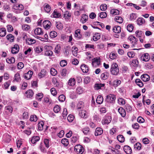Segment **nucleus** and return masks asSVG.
Masks as SVG:
<instances>
[{
    "mask_svg": "<svg viewBox=\"0 0 154 154\" xmlns=\"http://www.w3.org/2000/svg\"><path fill=\"white\" fill-rule=\"evenodd\" d=\"M40 140V137L38 136H33L30 141L32 144H35L38 141Z\"/></svg>",
    "mask_w": 154,
    "mask_h": 154,
    "instance_id": "393cba45",
    "label": "nucleus"
},
{
    "mask_svg": "<svg viewBox=\"0 0 154 154\" xmlns=\"http://www.w3.org/2000/svg\"><path fill=\"white\" fill-rule=\"evenodd\" d=\"M53 52L50 50H47L45 51V55L47 56H51L53 54Z\"/></svg>",
    "mask_w": 154,
    "mask_h": 154,
    "instance_id": "e2e57ef3",
    "label": "nucleus"
},
{
    "mask_svg": "<svg viewBox=\"0 0 154 154\" xmlns=\"http://www.w3.org/2000/svg\"><path fill=\"white\" fill-rule=\"evenodd\" d=\"M44 122L43 121H41L38 124V130L39 131H42L43 129Z\"/></svg>",
    "mask_w": 154,
    "mask_h": 154,
    "instance_id": "4c0bfd02",
    "label": "nucleus"
},
{
    "mask_svg": "<svg viewBox=\"0 0 154 154\" xmlns=\"http://www.w3.org/2000/svg\"><path fill=\"white\" fill-rule=\"evenodd\" d=\"M74 119V117L73 115L70 114L67 118V119L69 122H72Z\"/></svg>",
    "mask_w": 154,
    "mask_h": 154,
    "instance_id": "4d7b16f0",
    "label": "nucleus"
},
{
    "mask_svg": "<svg viewBox=\"0 0 154 154\" xmlns=\"http://www.w3.org/2000/svg\"><path fill=\"white\" fill-rule=\"evenodd\" d=\"M137 17L136 14L132 13L130 15V20H135Z\"/></svg>",
    "mask_w": 154,
    "mask_h": 154,
    "instance_id": "052dcab7",
    "label": "nucleus"
},
{
    "mask_svg": "<svg viewBox=\"0 0 154 154\" xmlns=\"http://www.w3.org/2000/svg\"><path fill=\"white\" fill-rule=\"evenodd\" d=\"M141 59L143 61L147 62L149 60L150 57L149 54L148 53H146L142 55Z\"/></svg>",
    "mask_w": 154,
    "mask_h": 154,
    "instance_id": "1a4fd4ad",
    "label": "nucleus"
},
{
    "mask_svg": "<svg viewBox=\"0 0 154 154\" xmlns=\"http://www.w3.org/2000/svg\"><path fill=\"white\" fill-rule=\"evenodd\" d=\"M107 14L105 12H101L100 14V17L101 18H104L106 17Z\"/></svg>",
    "mask_w": 154,
    "mask_h": 154,
    "instance_id": "774afa93",
    "label": "nucleus"
},
{
    "mask_svg": "<svg viewBox=\"0 0 154 154\" xmlns=\"http://www.w3.org/2000/svg\"><path fill=\"white\" fill-rule=\"evenodd\" d=\"M124 150L127 154H130L132 152V149L131 148L128 146H125L124 147Z\"/></svg>",
    "mask_w": 154,
    "mask_h": 154,
    "instance_id": "aec40b11",
    "label": "nucleus"
},
{
    "mask_svg": "<svg viewBox=\"0 0 154 154\" xmlns=\"http://www.w3.org/2000/svg\"><path fill=\"white\" fill-rule=\"evenodd\" d=\"M15 59L13 57H11L10 58H8L6 59V62L10 64L13 63H14Z\"/></svg>",
    "mask_w": 154,
    "mask_h": 154,
    "instance_id": "37998d69",
    "label": "nucleus"
},
{
    "mask_svg": "<svg viewBox=\"0 0 154 154\" xmlns=\"http://www.w3.org/2000/svg\"><path fill=\"white\" fill-rule=\"evenodd\" d=\"M36 42L35 40L31 38H27L26 40V43L29 45H31L35 44Z\"/></svg>",
    "mask_w": 154,
    "mask_h": 154,
    "instance_id": "c9c22d12",
    "label": "nucleus"
},
{
    "mask_svg": "<svg viewBox=\"0 0 154 154\" xmlns=\"http://www.w3.org/2000/svg\"><path fill=\"white\" fill-rule=\"evenodd\" d=\"M144 22V20L142 17H139L137 20V23L139 25H142Z\"/></svg>",
    "mask_w": 154,
    "mask_h": 154,
    "instance_id": "58836bf2",
    "label": "nucleus"
},
{
    "mask_svg": "<svg viewBox=\"0 0 154 154\" xmlns=\"http://www.w3.org/2000/svg\"><path fill=\"white\" fill-rule=\"evenodd\" d=\"M78 48L75 46H73L72 48V54L75 56L76 57L77 55Z\"/></svg>",
    "mask_w": 154,
    "mask_h": 154,
    "instance_id": "2f4dec72",
    "label": "nucleus"
},
{
    "mask_svg": "<svg viewBox=\"0 0 154 154\" xmlns=\"http://www.w3.org/2000/svg\"><path fill=\"white\" fill-rule=\"evenodd\" d=\"M11 137L9 135L5 134L3 136V138L7 142H9L11 140Z\"/></svg>",
    "mask_w": 154,
    "mask_h": 154,
    "instance_id": "e433bc0d",
    "label": "nucleus"
},
{
    "mask_svg": "<svg viewBox=\"0 0 154 154\" xmlns=\"http://www.w3.org/2000/svg\"><path fill=\"white\" fill-rule=\"evenodd\" d=\"M14 81H16L17 82L20 81L21 80V78L19 73L17 72L14 75Z\"/></svg>",
    "mask_w": 154,
    "mask_h": 154,
    "instance_id": "473e14b6",
    "label": "nucleus"
},
{
    "mask_svg": "<svg viewBox=\"0 0 154 154\" xmlns=\"http://www.w3.org/2000/svg\"><path fill=\"white\" fill-rule=\"evenodd\" d=\"M100 34L97 33L94 35L93 39L94 41H96L100 39Z\"/></svg>",
    "mask_w": 154,
    "mask_h": 154,
    "instance_id": "a18cd8bd",
    "label": "nucleus"
},
{
    "mask_svg": "<svg viewBox=\"0 0 154 154\" xmlns=\"http://www.w3.org/2000/svg\"><path fill=\"white\" fill-rule=\"evenodd\" d=\"M61 14L59 13L57 10L55 9L51 15V17L59 18L61 16Z\"/></svg>",
    "mask_w": 154,
    "mask_h": 154,
    "instance_id": "ddd939ff",
    "label": "nucleus"
},
{
    "mask_svg": "<svg viewBox=\"0 0 154 154\" xmlns=\"http://www.w3.org/2000/svg\"><path fill=\"white\" fill-rule=\"evenodd\" d=\"M116 99V96L113 94H109L106 96V100L110 103H114Z\"/></svg>",
    "mask_w": 154,
    "mask_h": 154,
    "instance_id": "7ed1b4c3",
    "label": "nucleus"
},
{
    "mask_svg": "<svg viewBox=\"0 0 154 154\" xmlns=\"http://www.w3.org/2000/svg\"><path fill=\"white\" fill-rule=\"evenodd\" d=\"M61 143L65 146H67L69 144V141L66 138L63 139L61 141Z\"/></svg>",
    "mask_w": 154,
    "mask_h": 154,
    "instance_id": "3c124183",
    "label": "nucleus"
},
{
    "mask_svg": "<svg viewBox=\"0 0 154 154\" xmlns=\"http://www.w3.org/2000/svg\"><path fill=\"white\" fill-rule=\"evenodd\" d=\"M138 61L136 59L133 60L131 63V65L135 67L138 66Z\"/></svg>",
    "mask_w": 154,
    "mask_h": 154,
    "instance_id": "13d9d810",
    "label": "nucleus"
},
{
    "mask_svg": "<svg viewBox=\"0 0 154 154\" xmlns=\"http://www.w3.org/2000/svg\"><path fill=\"white\" fill-rule=\"evenodd\" d=\"M81 69L84 73H87L89 71V67L85 64L81 65Z\"/></svg>",
    "mask_w": 154,
    "mask_h": 154,
    "instance_id": "a211bd4d",
    "label": "nucleus"
},
{
    "mask_svg": "<svg viewBox=\"0 0 154 154\" xmlns=\"http://www.w3.org/2000/svg\"><path fill=\"white\" fill-rule=\"evenodd\" d=\"M33 74V72L32 71L29 70L27 73L24 74V77L25 79L29 80L31 78Z\"/></svg>",
    "mask_w": 154,
    "mask_h": 154,
    "instance_id": "9d476101",
    "label": "nucleus"
},
{
    "mask_svg": "<svg viewBox=\"0 0 154 154\" xmlns=\"http://www.w3.org/2000/svg\"><path fill=\"white\" fill-rule=\"evenodd\" d=\"M75 83V81L74 78H71L68 81V85L70 86H74Z\"/></svg>",
    "mask_w": 154,
    "mask_h": 154,
    "instance_id": "7c9ffc66",
    "label": "nucleus"
},
{
    "mask_svg": "<svg viewBox=\"0 0 154 154\" xmlns=\"http://www.w3.org/2000/svg\"><path fill=\"white\" fill-rule=\"evenodd\" d=\"M6 33V29L5 28H1L0 29V36L2 37L5 36Z\"/></svg>",
    "mask_w": 154,
    "mask_h": 154,
    "instance_id": "f704fd0d",
    "label": "nucleus"
},
{
    "mask_svg": "<svg viewBox=\"0 0 154 154\" xmlns=\"http://www.w3.org/2000/svg\"><path fill=\"white\" fill-rule=\"evenodd\" d=\"M82 131L85 135H90L91 131L90 128L88 127H86L82 129Z\"/></svg>",
    "mask_w": 154,
    "mask_h": 154,
    "instance_id": "f8f14e48",
    "label": "nucleus"
},
{
    "mask_svg": "<svg viewBox=\"0 0 154 154\" xmlns=\"http://www.w3.org/2000/svg\"><path fill=\"white\" fill-rule=\"evenodd\" d=\"M44 9L47 13H49L51 11V7L48 3H46L44 5Z\"/></svg>",
    "mask_w": 154,
    "mask_h": 154,
    "instance_id": "412c9836",
    "label": "nucleus"
},
{
    "mask_svg": "<svg viewBox=\"0 0 154 154\" xmlns=\"http://www.w3.org/2000/svg\"><path fill=\"white\" fill-rule=\"evenodd\" d=\"M111 73L113 75H117L119 72V67L116 63H113L111 65L110 70Z\"/></svg>",
    "mask_w": 154,
    "mask_h": 154,
    "instance_id": "f257e3e1",
    "label": "nucleus"
},
{
    "mask_svg": "<svg viewBox=\"0 0 154 154\" xmlns=\"http://www.w3.org/2000/svg\"><path fill=\"white\" fill-rule=\"evenodd\" d=\"M117 139L121 143H123L125 140V138L124 136L122 135H119L117 137Z\"/></svg>",
    "mask_w": 154,
    "mask_h": 154,
    "instance_id": "49530a36",
    "label": "nucleus"
},
{
    "mask_svg": "<svg viewBox=\"0 0 154 154\" xmlns=\"http://www.w3.org/2000/svg\"><path fill=\"white\" fill-rule=\"evenodd\" d=\"M111 121V117L110 116H106L104 119L102 120L103 124H108Z\"/></svg>",
    "mask_w": 154,
    "mask_h": 154,
    "instance_id": "0eeeda50",
    "label": "nucleus"
},
{
    "mask_svg": "<svg viewBox=\"0 0 154 154\" xmlns=\"http://www.w3.org/2000/svg\"><path fill=\"white\" fill-rule=\"evenodd\" d=\"M112 30L116 33H119L121 31V27L119 26H115L113 28Z\"/></svg>",
    "mask_w": 154,
    "mask_h": 154,
    "instance_id": "b1692460",
    "label": "nucleus"
},
{
    "mask_svg": "<svg viewBox=\"0 0 154 154\" xmlns=\"http://www.w3.org/2000/svg\"><path fill=\"white\" fill-rule=\"evenodd\" d=\"M6 38L11 42H13L14 41V37L13 35L11 34H8L6 36Z\"/></svg>",
    "mask_w": 154,
    "mask_h": 154,
    "instance_id": "ea45409f",
    "label": "nucleus"
},
{
    "mask_svg": "<svg viewBox=\"0 0 154 154\" xmlns=\"http://www.w3.org/2000/svg\"><path fill=\"white\" fill-rule=\"evenodd\" d=\"M128 40L132 44V47H134L135 45L137 44V40L136 38L134 36H131L128 37Z\"/></svg>",
    "mask_w": 154,
    "mask_h": 154,
    "instance_id": "39448f33",
    "label": "nucleus"
},
{
    "mask_svg": "<svg viewBox=\"0 0 154 154\" xmlns=\"http://www.w3.org/2000/svg\"><path fill=\"white\" fill-rule=\"evenodd\" d=\"M135 82L140 87H142L143 86V82L139 79H137L135 80Z\"/></svg>",
    "mask_w": 154,
    "mask_h": 154,
    "instance_id": "79ce46f5",
    "label": "nucleus"
},
{
    "mask_svg": "<svg viewBox=\"0 0 154 154\" xmlns=\"http://www.w3.org/2000/svg\"><path fill=\"white\" fill-rule=\"evenodd\" d=\"M149 76L147 74L142 75L141 76V79L144 82H147L150 79Z\"/></svg>",
    "mask_w": 154,
    "mask_h": 154,
    "instance_id": "4be33fe9",
    "label": "nucleus"
},
{
    "mask_svg": "<svg viewBox=\"0 0 154 154\" xmlns=\"http://www.w3.org/2000/svg\"><path fill=\"white\" fill-rule=\"evenodd\" d=\"M109 76V73L107 72H104L101 74L100 77L103 80L107 79Z\"/></svg>",
    "mask_w": 154,
    "mask_h": 154,
    "instance_id": "c85d7f7f",
    "label": "nucleus"
},
{
    "mask_svg": "<svg viewBox=\"0 0 154 154\" xmlns=\"http://www.w3.org/2000/svg\"><path fill=\"white\" fill-rule=\"evenodd\" d=\"M60 110V108L58 105H56L55 106L54 108V111L56 113H58Z\"/></svg>",
    "mask_w": 154,
    "mask_h": 154,
    "instance_id": "bf43d9fd",
    "label": "nucleus"
},
{
    "mask_svg": "<svg viewBox=\"0 0 154 154\" xmlns=\"http://www.w3.org/2000/svg\"><path fill=\"white\" fill-rule=\"evenodd\" d=\"M37 120V117L35 115H31L30 118V120L32 122H36Z\"/></svg>",
    "mask_w": 154,
    "mask_h": 154,
    "instance_id": "603ef678",
    "label": "nucleus"
},
{
    "mask_svg": "<svg viewBox=\"0 0 154 154\" xmlns=\"http://www.w3.org/2000/svg\"><path fill=\"white\" fill-rule=\"evenodd\" d=\"M135 33L136 37L138 38L140 42L143 43V39L145 38L144 32L141 30H138L135 32Z\"/></svg>",
    "mask_w": 154,
    "mask_h": 154,
    "instance_id": "f03ea898",
    "label": "nucleus"
},
{
    "mask_svg": "<svg viewBox=\"0 0 154 154\" xmlns=\"http://www.w3.org/2000/svg\"><path fill=\"white\" fill-rule=\"evenodd\" d=\"M100 58H94L92 60V65L93 67H96L100 65Z\"/></svg>",
    "mask_w": 154,
    "mask_h": 154,
    "instance_id": "423d86ee",
    "label": "nucleus"
},
{
    "mask_svg": "<svg viewBox=\"0 0 154 154\" xmlns=\"http://www.w3.org/2000/svg\"><path fill=\"white\" fill-rule=\"evenodd\" d=\"M110 14L114 15H118L119 14V10L116 9H112L111 10Z\"/></svg>",
    "mask_w": 154,
    "mask_h": 154,
    "instance_id": "a19ab883",
    "label": "nucleus"
},
{
    "mask_svg": "<svg viewBox=\"0 0 154 154\" xmlns=\"http://www.w3.org/2000/svg\"><path fill=\"white\" fill-rule=\"evenodd\" d=\"M50 72L51 74L53 76H55L57 74V71L53 68H51L50 69Z\"/></svg>",
    "mask_w": 154,
    "mask_h": 154,
    "instance_id": "864d4df0",
    "label": "nucleus"
},
{
    "mask_svg": "<svg viewBox=\"0 0 154 154\" xmlns=\"http://www.w3.org/2000/svg\"><path fill=\"white\" fill-rule=\"evenodd\" d=\"M43 97V94L42 93H39L36 94L35 98L38 101H41Z\"/></svg>",
    "mask_w": 154,
    "mask_h": 154,
    "instance_id": "09e8293b",
    "label": "nucleus"
},
{
    "mask_svg": "<svg viewBox=\"0 0 154 154\" xmlns=\"http://www.w3.org/2000/svg\"><path fill=\"white\" fill-rule=\"evenodd\" d=\"M52 82L54 85L55 86L58 87L59 86V83L57 79L54 78L52 79Z\"/></svg>",
    "mask_w": 154,
    "mask_h": 154,
    "instance_id": "6e6d98bb",
    "label": "nucleus"
},
{
    "mask_svg": "<svg viewBox=\"0 0 154 154\" xmlns=\"http://www.w3.org/2000/svg\"><path fill=\"white\" fill-rule=\"evenodd\" d=\"M103 97L101 95H99L97 97L96 102L97 104H100L103 103Z\"/></svg>",
    "mask_w": 154,
    "mask_h": 154,
    "instance_id": "a878e982",
    "label": "nucleus"
},
{
    "mask_svg": "<svg viewBox=\"0 0 154 154\" xmlns=\"http://www.w3.org/2000/svg\"><path fill=\"white\" fill-rule=\"evenodd\" d=\"M104 85V84H96L95 85L94 87L96 89L98 90L100 89L101 87H103Z\"/></svg>",
    "mask_w": 154,
    "mask_h": 154,
    "instance_id": "de8ad7c7",
    "label": "nucleus"
},
{
    "mask_svg": "<svg viewBox=\"0 0 154 154\" xmlns=\"http://www.w3.org/2000/svg\"><path fill=\"white\" fill-rule=\"evenodd\" d=\"M88 16L86 14H83L80 19V21L82 23H85L88 20Z\"/></svg>",
    "mask_w": 154,
    "mask_h": 154,
    "instance_id": "bb28decb",
    "label": "nucleus"
},
{
    "mask_svg": "<svg viewBox=\"0 0 154 154\" xmlns=\"http://www.w3.org/2000/svg\"><path fill=\"white\" fill-rule=\"evenodd\" d=\"M19 50V46L18 45H15L11 48V52L13 54H17Z\"/></svg>",
    "mask_w": 154,
    "mask_h": 154,
    "instance_id": "9b49d317",
    "label": "nucleus"
},
{
    "mask_svg": "<svg viewBox=\"0 0 154 154\" xmlns=\"http://www.w3.org/2000/svg\"><path fill=\"white\" fill-rule=\"evenodd\" d=\"M84 106V103L82 101L79 102L77 104V108L78 110H81L83 109Z\"/></svg>",
    "mask_w": 154,
    "mask_h": 154,
    "instance_id": "cd10ccee",
    "label": "nucleus"
},
{
    "mask_svg": "<svg viewBox=\"0 0 154 154\" xmlns=\"http://www.w3.org/2000/svg\"><path fill=\"white\" fill-rule=\"evenodd\" d=\"M71 14L68 11H65L63 14V17L66 21H68L70 18Z\"/></svg>",
    "mask_w": 154,
    "mask_h": 154,
    "instance_id": "dca6fc26",
    "label": "nucleus"
},
{
    "mask_svg": "<svg viewBox=\"0 0 154 154\" xmlns=\"http://www.w3.org/2000/svg\"><path fill=\"white\" fill-rule=\"evenodd\" d=\"M81 111L79 112V115L80 116L84 118H86L88 117V113L86 111L84 110H81Z\"/></svg>",
    "mask_w": 154,
    "mask_h": 154,
    "instance_id": "5701e85b",
    "label": "nucleus"
},
{
    "mask_svg": "<svg viewBox=\"0 0 154 154\" xmlns=\"http://www.w3.org/2000/svg\"><path fill=\"white\" fill-rule=\"evenodd\" d=\"M50 36L52 38H54L57 35V33L54 31H52L50 33Z\"/></svg>",
    "mask_w": 154,
    "mask_h": 154,
    "instance_id": "0e129e2a",
    "label": "nucleus"
},
{
    "mask_svg": "<svg viewBox=\"0 0 154 154\" xmlns=\"http://www.w3.org/2000/svg\"><path fill=\"white\" fill-rule=\"evenodd\" d=\"M26 97L28 98H31L33 95L34 93L32 90H29L25 93Z\"/></svg>",
    "mask_w": 154,
    "mask_h": 154,
    "instance_id": "f3484780",
    "label": "nucleus"
},
{
    "mask_svg": "<svg viewBox=\"0 0 154 154\" xmlns=\"http://www.w3.org/2000/svg\"><path fill=\"white\" fill-rule=\"evenodd\" d=\"M103 133V130L102 128H96L95 135L96 136H98L101 135Z\"/></svg>",
    "mask_w": 154,
    "mask_h": 154,
    "instance_id": "6ab92c4d",
    "label": "nucleus"
},
{
    "mask_svg": "<svg viewBox=\"0 0 154 154\" xmlns=\"http://www.w3.org/2000/svg\"><path fill=\"white\" fill-rule=\"evenodd\" d=\"M134 147L135 148L140 150L141 148V144L139 143H137L134 145Z\"/></svg>",
    "mask_w": 154,
    "mask_h": 154,
    "instance_id": "69168bd1",
    "label": "nucleus"
},
{
    "mask_svg": "<svg viewBox=\"0 0 154 154\" xmlns=\"http://www.w3.org/2000/svg\"><path fill=\"white\" fill-rule=\"evenodd\" d=\"M83 89L80 86L78 87L76 89V93L80 94H81L83 93Z\"/></svg>",
    "mask_w": 154,
    "mask_h": 154,
    "instance_id": "8fccbe9b",
    "label": "nucleus"
},
{
    "mask_svg": "<svg viewBox=\"0 0 154 154\" xmlns=\"http://www.w3.org/2000/svg\"><path fill=\"white\" fill-rule=\"evenodd\" d=\"M47 73V71L45 69H42L41 72L38 73V77L40 79L46 76Z\"/></svg>",
    "mask_w": 154,
    "mask_h": 154,
    "instance_id": "2eb2a0df",
    "label": "nucleus"
},
{
    "mask_svg": "<svg viewBox=\"0 0 154 154\" xmlns=\"http://www.w3.org/2000/svg\"><path fill=\"white\" fill-rule=\"evenodd\" d=\"M34 32L35 35H40L43 34L42 29L40 28H38L35 29Z\"/></svg>",
    "mask_w": 154,
    "mask_h": 154,
    "instance_id": "c756f323",
    "label": "nucleus"
},
{
    "mask_svg": "<svg viewBox=\"0 0 154 154\" xmlns=\"http://www.w3.org/2000/svg\"><path fill=\"white\" fill-rule=\"evenodd\" d=\"M74 150L78 154H82L84 152V149L81 145L78 144L75 146Z\"/></svg>",
    "mask_w": 154,
    "mask_h": 154,
    "instance_id": "20e7f679",
    "label": "nucleus"
},
{
    "mask_svg": "<svg viewBox=\"0 0 154 154\" xmlns=\"http://www.w3.org/2000/svg\"><path fill=\"white\" fill-rule=\"evenodd\" d=\"M123 19L120 16H117L115 18V20L119 23H122L123 22Z\"/></svg>",
    "mask_w": 154,
    "mask_h": 154,
    "instance_id": "72a5a7b5",
    "label": "nucleus"
},
{
    "mask_svg": "<svg viewBox=\"0 0 154 154\" xmlns=\"http://www.w3.org/2000/svg\"><path fill=\"white\" fill-rule=\"evenodd\" d=\"M51 25V22L48 20H45L43 22V26L46 29H48L50 28Z\"/></svg>",
    "mask_w": 154,
    "mask_h": 154,
    "instance_id": "6e6552de",
    "label": "nucleus"
},
{
    "mask_svg": "<svg viewBox=\"0 0 154 154\" xmlns=\"http://www.w3.org/2000/svg\"><path fill=\"white\" fill-rule=\"evenodd\" d=\"M93 119L94 121H98L100 120V117L98 114H95L93 116Z\"/></svg>",
    "mask_w": 154,
    "mask_h": 154,
    "instance_id": "338daca9",
    "label": "nucleus"
},
{
    "mask_svg": "<svg viewBox=\"0 0 154 154\" xmlns=\"http://www.w3.org/2000/svg\"><path fill=\"white\" fill-rule=\"evenodd\" d=\"M118 111L122 117H125L126 115V112L124 108L122 107H120L118 109Z\"/></svg>",
    "mask_w": 154,
    "mask_h": 154,
    "instance_id": "4468645a",
    "label": "nucleus"
},
{
    "mask_svg": "<svg viewBox=\"0 0 154 154\" xmlns=\"http://www.w3.org/2000/svg\"><path fill=\"white\" fill-rule=\"evenodd\" d=\"M36 53L38 54L43 51L42 48L41 46H38L35 48L34 49Z\"/></svg>",
    "mask_w": 154,
    "mask_h": 154,
    "instance_id": "5fc2aeb1",
    "label": "nucleus"
},
{
    "mask_svg": "<svg viewBox=\"0 0 154 154\" xmlns=\"http://www.w3.org/2000/svg\"><path fill=\"white\" fill-rule=\"evenodd\" d=\"M134 29V26L132 24H128L127 26V29L129 32H132Z\"/></svg>",
    "mask_w": 154,
    "mask_h": 154,
    "instance_id": "680f3d73",
    "label": "nucleus"
},
{
    "mask_svg": "<svg viewBox=\"0 0 154 154\" xmlns=\"http://www.w3.org/2000/svg\"><path fill=\"white\" fill-rule=\"evenodd\" d=\"M121 83V81L120 80L117 79L113 82L112 85L116 87L119 85Z\"/></svg>",
    "mask_w": 154,
    "mask_h": 154,
    "instance_id": "c03bdc74",
    "label": "nucleus"
}]
</instances>
